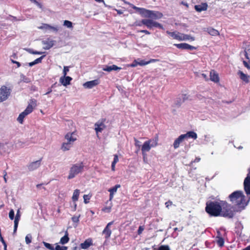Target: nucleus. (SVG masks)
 <instances>
[{
	"label": "nucleus",
	"instance_id": "9",
	"mask_svg": "<svg viewBox=\"0 0 250 250\" xmlns=\"http://www.w3.org/2000/svg\"><path fill=\"white\" fill-rule=\"evenodd\" d=\"M163 16V14L159 11L146 9L144 17L155 20L161 19Z\"/></svg>",
	"mask_w": 250,
	"mask_h": 250
},
{
	"label": "nucleus",
	"instance_id": "18",
	"mask_svg": "<svg viewBox=\"0 0 250 250\" xmlns=\"http://www.w3.org/2000/svg\"><path fill=\"white\" fill-rule=\"evenodd\" d=\"M100 83L99 80L96 79L91 81L83 83V86L86 88H92L97 85Z\"/></svg>",
	"mask_w": 250,
	"mask_h": 250
},
{
	"label": "nucleus",
	"instance_id": "32",
	"mask_svg": "<svg viewBox=\"0 0 250 250\" xmlns=\"http://www.w3.org/2000/svg\"><path fill=\"white\" fill-rule=\"evenodd\" d=\"M69 240V238L68 237V233L66 231L65 232L64 236H63L61 238L60 243L62 245L65 244L68 242Z\"/></svg>",
	"mask_w": 250,
	"mask_h": 250
},
{
	"label": "nucleus",
	"instance_id": "36",
	"mask_svg": "<svg viewBox=\"0 0 250 250\" xmlns=\"http://www.w3.org/2000/svg\"><path fill=\"white\" fill-rule=\"evenodd\" d=\"M216 241L217 245L219 247H222L224 245V239L223 237H219V238H216Z\"/></svg>",
	"mask_w": 250,
	"mask_h": 250
},
{
	"label": "nucleus",
	"instance_id": "63",
	"mask_svg": "<svg viewBox=\"0 0 250 250\" xmlns=\"http://www.w3.org/2000/svg\"><path fill=\"white\" fill-rule=\"evenodd\" d=\"M201 76L206 80H208V77L205 74L202 73L201 74Z\"/></svg>",
	"mask_w": 250,
	"mask_h": 250
},
{
	"label": "nucleus",
	"instance_id": "14",
	"mask_svg": "<svg viewBox=\"0 0 250 250\" xmlns=\"http://www.w3.org/2000/svg\"><path fill=\"white\" fill-rule=\"evenodd\" d=\"M32 111L33 107H32L31 105H28L25 110L19 115L17 119L18 122L22 124L24 117L29 113H31Z\"/></svg>",
	"mask_w": 250,
	"mask_h": 250
},
{
	"label": "nucleus",
	"instance_id": "24",
	"mask_svg": "<svg viewBox=\"0 0 250 250\" xmlns=\"http://www.w3.org/2000/svg\"><path fill=\"white\" fill-rule=\"evenodd\" d=\"M238 75L239 76L240 78L246 83H248L250 82V77L247 74H244L242 71L239 70L237 72Z\"/></svg>",
	"mask_w": 250,
	"mask_h": 250
},
{
	"label": "nucleus",
	"instance_id": "19",
	"mask_svg": "<svg viewBox=\"0 0 250 250\" xmlns=\"http://www.w3.org/2000/svg\"><path fill=\"white\" fill-rule=\"evenodd\" d=\"M20 218H21L20 212V210L18 209L17 212V213L16 214L15 219H14V226L13 234H15L17 232V228H18V225H19V222L20 220Z\"/></svg>",
	"mask_w": 250,
	"mask_h": 250
},
{
	"label": "nucleus",
	"instance_id": "3",
	"mask_svg": "<svg viewBox=\"0 0 250 250\" xmlns=\"http://www.w3.org/2000/svg\"><path fill=\"white\" fill-rule=\"evenodd\" d=\"M77 139V135L75 132H68L64 136V141L61 146V149L63 151L69 150Z\"/></svg>",
	"mask_w": 250,
	"mask_h": 250
},
{
	"label": "nucleus",
	"instance_id": "37",
	"mask_svg": "<svg viewBox=\"0 0 250 250\" xmlns=\"http://www.w3.org/2000/svg\"><path fill=\"white\" fill-rule=\"evenodd\" d=\"M207 31L211 36H217L219 35V32L213 28H208Z\"/></svg>",
	"mask_w": 250,
	"mask_h": 250
},
{
	"label": "nucleus",
	"instance_id": "22",
	"mask_svg": "<svg viewBox=\"0 0 250 250\" xmlns=\"http://www.w3.org/2000/svg\"><path fill=\"white\" fill-rule=\"evenodd\" d=\"M41 29L51 30L53 32H58L59 29L57 27L52 26L47 24H43L42 26L39 27Z\"/></svg>",
	"mask_w": 250,
	"mask_h": 250
},
{
	"label": "nucleus",
	"instance_id": "11",
	"mask_svg": "<svg viewBox=\"0 0 250 250\" xmlns=\"http://www.w3.org/2000/svg\"><path fill=\"white\" fill-rule=\"evenodd\" d=\"M157 61V60L155 59H151L149 61H145V60L138 59L137 60H134L132 63L129 65V66L131 67H134L137 66L138 65H139L140 66H144L151 62H156Z\"/></svg>",
	"mask_w": 250,
	"mask_h": 250
},
{
	"label": "nucleus",
	"instance_id": "17",
	"mask_svg": "<svg viewBox=\"0 0 250 250\" xmlns=\"http://www.w3.org/2000/svg\"><path fill=\"white\" fill-rule=\"evenodd\" d=\"M174 46H176L179 49H186V50H193L195 49V47L191 46L186 43H181L178 44H174Z\"/></svg>",
	"mask_w": 250,
	"mask_h": 250
},
{
	"label": "nucleus",
	"instance_id": "49",
	"mask_svg": "<svg viewBox=\"0 0 250 250\" xmlns=\"http://www.w3.org/2000/svg\"><path fill=\"white\" fill-rule=\"evenodd\" d=\"M67 248L66 247H61L59 245H57L55 248H54L55 250H66Z\"/></svg>",
	"mask_w": 250,
	"mask_h": 250
},
{
	"label": "nucleus",
	"instance_id": "12",
	"mask_svg": "<svg viewBox=\"0 0 250 250\" xmlns=\"http://www.w3.org/2000/svg\"><path fill=\"white\" fill-rule=\"evenodd\" d=\"M104 122L105 120L103 119L100 120H99L97 122H96L95 124V130L97 135L98 133L102 132V131L105 128L106 126L104 124Z\"/></svg>",
	"mask_w": 250,
	"mask_h": 250
},
{
	"label": "nucleus",
	"instance_id": "15",
	"mask_svg": "<svg viewBox=\"0 0 250 250\" xmlns=\"http://www.w3.org/2000/svg\"><path fill=\"white\" fill-rule=\"evenodd\" d=\"M32 111L33 107H32L31 105H28L25 110L19 115L17 119L18 122L22 124L24 117L29 113H31Z\"/></svg>",
	"mask_w": 250,
	"mask_h": 250
},
{
	"label": "nucleus",
	"instance_id": "2",
	"mask_svg": "<svg viewBox=\"0 0 250 250\" xmlns=\"http://www.w3.org/2000/svg\"><path fill=\"white\" fill-rule=\"evenodd\" d=\"M229 197L232 204L239 208H244L248 205L249 202V200L246 201L245 195L240 190L232 192Z\"/></svg>",
	"mask_w": 250,
	"mask_h": 250
},
{
	"label": "nucleus",
	"instance_id": "39",
	"mask_svg": "<svg viewBox=\"0 0 250 250\" xmlns=\"http://www.w3.org/2000/svg\"><path fill=\"white\" fill-rule=\"evenodd\" d=\"M244 188H250V177L247 176L244 182Z\"/></svg>",
	"mask_w": 250,
	"mask_h": 250
},
{
	"label": "nucleus",
	"instance_id": "58",
	"mask_svg": "<svg viewBox=\"0 0 250 250\" xmlns=\"http://www.w3.org/2000/svg\"><path fill=\"white\" fill-rule=\"evenodd\" d=\"M219 237H223L221 233V232L219 230L217 231V235L216 236V238H219Z\"/></svg>",
	"mask_w": 250,
	"mask_h": 250
},
{
	"label": "nucleus",
	"instance_id": "55",
	"mask_svg": "<svg viewBox=\"0 0 250 250\" xmlns=\"http://www.w3.org/2000/svg\"><path fill=\"white\" fill-rule=\"evenodd\" d=\"M247 196L249 197V200L250 199V188H244Z\"/></svg>",
	"mask_w": 250,
	"mask_h": 250
},
{
	"label": "nucleus",
	"instance_id": "48",
	"mask_svg": "<svg viewBox=\"0 0 250 250\" xmlns=\"http://www.w3.org/2000/svg\"><path fill=\"white\" fill-rule=\"evenodd\" d=\"M158 250H170V249L167 245H162L159 247Z\"/></svg>",
	"mask_w": 250,
	"mask_h": 250
},
{
	"label": "nucleus",
	"instance_id": "28",
	"mask_svg": "<svg viewBox=\"0 0 250 250\" xmlns=\"http://www.w3.org/2000/svg\"><path fill=\"white\" fill-rule=\"evenodd\" d=\"M195 9L198 12L205 11L207 9L208 4L206 3H201L194 6Z\"/></svg>",
	"mask_w": 250,
	"mask_h": 250
},
{
	"label": "nucleus",
	"instance_id": "52",
	"mask_svg": "<svg viewBox=\"0 0 250 250\" xmlns=\"http://www.w3.org/2000/svg\"><path fill=\"white\" fill-rule=\"evenodd\" d=\"M32 2L36 4L39 8H42V5L38 2L36 0H29Z\"/></svg>",
	"mask_w": 250,
	"mask_h": 250
},
{
	"label": "nucleus",
	"instance_id": "23",
	"mask_svg": "<svg viewBox=\"0 0 250 250\" xmlns=\"http://www.w3.org/2000/svg\"><path fill=\"white\" fill-rule=\"evenodd\" d=\"M167 33L173 39L181 41L182 33L178 32H170L167 31Z\"/></svg>",
	"mask_w": 250,
	"mask_h": 250
},
{
	"label": "nucleus",
	"instance_id": "46",
	"mask_svg": "<svg viewBox=\"0 0 250 250\" xmlns=\"http://www.w3.org/2000/svg\"><path fill=\"white\" fill-rule=\"evenodd\" d=\"M44 246L50 250H55L54 248L50 244L43 242Z\"/></svg>",
	"mask_w": 250,
	"mask_h": 250
},
{
	"label": "nucleus",
	"instance_id": "25",
	"mask_svg": "<svg viewBox=\"0 0 250 250\" xmlns=\"http://www.w3.org/2000/svg\"><path fill=\"white\" fill-rule=\"evenodd\" d=\"M210 79L214 83H218L219 81L218 75L214 70L210 72Z\"/></svg>",
	"mask_w": 250,
	"mask_h": 250
},
{
	"label": "nucleus",
	"instance_id": "54",
	"mask_svg": "<svg viewBox=\"0 0 250 250\" xmlns=\"http://www.w3.org/2000/svg\"><path fill=\"white\" fill-rule=\"evenodd\" d=\"M28 105H31L32 107H35L37 105L36 100H31Z\"/></svg>",
	"mask_w": 250,
	"mask_h": 250
},
{
	"label": "nucleus",
	"instance_id": "47",
	"mask_svg": "<svg viewBox=\"0 0 250 250\" xmlns=\"http://www.w3.org/2000/svg\"><path fill=\"white\" fill-rule=\"evenodd\" d=\"M15 213L13 209H11L9 212V217L11 220L14 219Z\"/></svg>",
	"mask_w": 250,
	"mask_h": 250
},
{
	"label": "nucleus",
	"instance_id": "31",
	"mask_svg": "<svg viewBox=\"0 0 250 250\" xmlns=\"http://www.w3.org/2000/svg\"><path fill=\"white\" fill-rule=\"evenodd\" d=\"M195 40V38L189 35L184 34L182 33L181 41H193Z\"/></svg>",
	"mask_w": 250,
	"mask_h": 250
},
{
	"label": "nucleus",
	"instance_id": "43",
	"mask_svg": "<svg viewBox=\"0 0 250 250\" xmlns=\"http://www.w3.org/2000/svg\"><path fill=\"white\" fill-rule=\"evenodd\" d=\"M16 146L18 148L23 147L25 146V143L21 141H18L16 143Z\"/></svg>",
	"mask_w": 250,
	"mask_h": 250
},
{
	"label": "nucleus",
	"instance_id": "45",
	"mask_svg": "<svg viewBox=\"0 0 250 250\" xmlns=\"http://www.w3.org/2000/svg\"><path fill=\"white\" fill-rule=\"evenodd\" d=\"M32 236L30 234H27L25 237V242L27 244H29L31 243Z\"/></svg>",
	"mask_w": 250,
	"mask_h": 250
},
{
	"label": "nucleus",
	"instance_id": "34",
	"mask_svg": "<svg viewBox=\"0 0 250 250\" xmlns=\"http://www.w3.org/2000/svg\"><path fill=\"white\" fill-rule=\"evenodd\" d=\"M132 7L134 9L137 10L140 13V14H141V16L144 17L146 9L143 8H139L133 5H132Z\"/></svg>",
	"mask_w": 250,
	"mask_h": 250
},
{
	"label": "nucleus",
	"instance_id": "38",
	"mask_svg": "<svg viewBox=\"0 0 250 250\" xmlns=\"http://www.w3.org/2000/svg\"><path fill=\"white\" fill-rule=\"evenodd\" d=\"M119 161V159L117 155L114 156V160L112 163L111 168L113 171L115 170V165Z\"/></svg>",
	"mask_w": 250,
	"mask_h": 250
},
{
	"label": "nucleus",
	"instance_id": "59",
	"mask_svg": "<svg viewBox=\"0 0 250 250\" xmlns=\"http://www.w3.org/2000/svg\"><path fill=\"white\" fill-rule=\"evenodd\" d=\"M243 64L245 65V66L247 68L250 69V65L248 64V63L247 62H246V61H243Z\"/></svg>",
	"mask_w": 250,
	"mask_h": 250
},
{
	"label": "nucleus",
	"instance_id": "29",
	"mask_svg": "<svg viewBox=\"0 0 250 250\" xmlns=\"http://www.w3.org/2000/svg\"><path fill=\"white\" fill-rule=\"evenodd\" d=\"M40 165H41V161H37L31 163L28 166V169L30 170H34L35 169H36L37 168H38L40 166Z\"/></svg>",
	"mask_w": 250,
	"mask_h": 250
},
{
	"label": "nucleus",
	"instance_id": "64",
	"mask_svg": "<svg viewBox=\"0 0 250 250\" xmlns=\"http://www.w3.org/2000/svg\"><path fill=\"white\" fill-rule=\"evenodd\" d=\"M243 250H250V245L244 249Z\"/></svg>",
	"mask_w": 250,
	"mask_h": 250
},
{
	"label": "nucleus",
	"instance_id": "57",
	"mask_svg": "<svg viewBox=\"0 0 250 250\" xmlns=\"http://www.w3.org/2000/svg\"><path fill=\"white\" fill-rule=\"evenodd\" d=\"M143 230H144L143 227L142 226H140L138 229V233L139 234H140L141 233H142Z\"/></svg>",
	"mask_w": 250,
	"mask_h": 250
},
{
	"label": "nucleus",
	"instance_id": "56",
	"mask_svg": "<svg viewBox=\"0 0 250 250\" xmlns=\"http://www.w3.org/2000/svg\"><path fill=\"white\" fill-rule=\"evenodd\" d=\"M165 205L166 207L168 208L169 206H171L172 205V202L170 201H168L166 202Z\"/></svg>",
	"mask_w": 250,
	"mask_h": 250
},
{
	"label": "nucleus",
	"instance_id": "41",
	"mask_svg": "<svg viewBox=\"0 0 250 250\" xmlns=\"http://www.w3.org/2000/svg\"><path fill=\"white\" fill-rule=\"evenodd\" d=\"M63 25L68 28H73V23L71 21L67 20H65L63 21Z\"/></svg>",
	"mask_w": 250,
	"mask_h": 250
},
{
	"label": "nucleus",
	"instance_id": "8",
	"mask_svg": "<svg viewBox=\"0 0 250 250\" xmlns=\"http://www.w3.org/2000/svg\"><path fill=\"white\" fill-rule=\"evenodd\" d=\"M117 188H109L108 191L110 192L109 200L106 202V204L107 205L109 203L108 206H106L103 208L102 210L105 213H109L112 207V203L111 200L113 197V195L117 192Z\"/></svg>",
	"mask_w": 250,
	"mask_h": 250
},
{
	"label": "nucleus",
	"instance_id": "10",
	"mask_svg": "<svg viewBox=\"0 0 250 250\" xmlns=\"http://www.w3.org/2000/svg\"><path fill=\"white\" fill-rule=\"evenodd\" d=\"M10 94V89L5 86H2L0 88V103L5 101Z\"/></svg>",
	"mask_w": 250,
	"mask_h": 250
},
{
	"label": "nucleus",
	"instance_id": "53",
	"mask_svg": "<svg viewBox=\"0 0 250 250\" xmlns=\"http://www.w3.org/2000/svg\"><path fill=\"white\" fill-rule=\"evenodd\" d=\"M250 52V49H248L247 50L244 51L243 54L245 55V57L249 60L250 58L249 57V53Z\"/></svg>",
	"mask_w": 250,
	"mask_h": 250
},
{
	"label": "nucleus",
	"instance_id": "21",
	"mask_svg": "<svg viewBox=\"0 0 250 250\" xmlns=\"http://www.w3.org/2000/svg\"><path fill=\"white\" fill-rule=\"evenodd\" d=\"M72 78L69 76H62L60 79V82L63 85L67 86L69 84Z\"/></svg>",
	"mask_w": 250,
	"mask_h": 250
},
{
	"label": "nucleus",
	"instance_id": "4",
	"mask_svg": "<svg viewBox=\"0 0 250 250\" xmlns=\"http://www.w3.org/2000/svg\"><path fill=\"white\" fill-rule=\"evenodd\" d=\"M158 145V138H155L149 139L144 142L142 146L141 150L144 158L146 156V153L150 150L152 147H155Z\"/></svg>",
	"mask_w": 250,
	"mask_h": 250
},
{
	"label": "nucleus",
	"instance_id": "44",
	"mask_svg": "<svg viewBox=\"0 0 250 250\" xmlns=\"http://www.w3.org/2000/svg\"><path fill=\"white\" fill-rule=\"evenodd\" d=\"M26 50L30 54H38V55H41V54H42L43 53V52H40V51H34L33 49H26Z\"/></svg>",
	"mask_w": 250,
	"mask_h": 250
},
{
	"label": "nucleus",
	"instance_id": "33",
	"mask_svg": "<svg viewBox=\"0 0 250 250\" xmlns=\"http://www.w3.org/2000/svg\"><path fill=\"white\" fill-rule=\"evenodd\" d=\"M80 193V190L78 189H76L74 190L72 197V200L73 202L75 203L76 201L78 200Z\"/></svg>",
	"mask_w": 250,
	"mask_h": 250
},
{
	"label": "nucleus",
	"instance_id": "60",
	"mask_svg": "<svg viewBox=\"0 0 250 250\" xmlns=\"http://www.w3.org/2000/svg\"><path fill=\"white\" fill-rule=\"evenodd\" d=\"M140 32H142V33H145L146 34H147V35H149L150 34V33L148 31H147L146 30H141Z\"/></svg>",
	"mask_w": 250,
	"mask_h": 250
},
{
	"label": "nucleus",
	"instance_id": "61",
	"mask_svg": "<svg viewBox=\"0 0 250 250\" xmlns=\"http://www.w3.org/2000/svg\"><path fill=\"white\" fill-rule=\"evenodd\" d=\"M200 161V158L197 157V158H195V159L193 161L191 162V164L192 163L199 162Z\"/></svg>",
	"mask_w": 250,
	"mask_h": 250
},
{
	"label": "nucleus",
	"instance_id": "13",
	"mask_svg": "<svg viewBox=\"0 0 250 250\" xmlns=\"http://www.w3.org/2000/svg\"><path fill=\"white\" fill-rule=\"evenodd\" d=\"M113 224V221L109 222L102 231V234L104 235V238L106 240L109 239V238L111 236L112 231L111 229H110V227Z\"/></svg>",
	"mask_w": 250,
	"mask_h": 250
},
{
	"label": "nucleus",
	"instance_id": "1",
	"mask_svg": "<svg viewBox=\"0 0 250 250\" xmlns=\"http://www.w3.org/2000/svg\"><path fill=\"white\" fill-rule=\"evenodd\" d=\"M221 201H208L206 203L205 210L210 216L217 217L221 214Z\"/></svg>",
	"mask_w": 250,
	"mask_h": 250
},
{
	"label": "nucleus",
	"instance_id": "35",
	"mask_svg": "<svg viewBox=\"0 0 250 250\" xmlns=\"http://www.w3.org/2000/svg\"><path fill=\"white\" fill-rule=\"evenodd\" d=\"M45 55H43L42 56H41V57L36 59L34 61L29 62V65L30 66H32L36 64L41 63L42 62V60L44 57Z\"/></svg>",
	"mask_w": 250,
	"mask_h": 250
},
{
	"label": "nucleus",
	"instance_id": "5",
	"mask_svg": "<svg viewBox=\"0 0 250 250\" xmlns=\"http://www.w3.org/2000/svg\"><path fill=\"white\" fill-rule=\"evenodd\" d=\"M221 214L220 216L229 218H232L234 215V211L232 210V207L227 202L221 201Z\"/></svg>",
	"mask_w": 250,
	"mask_h": 250
},
{
	"label": "nucleus",
	"instance_id": "50",
	"mask_svg": "<svg viewBox=\"0 0 250 250\" xmlns=\"http://www.w3.org/2000/svg\"><path fill=\"white\" fill-rule=\"evenodd\" d=\"M134 141H135V146L136 147H138V149L137 150V151H138V150L139 149V148L141 147V142L139 140L136 139V138H134Z\"/></svg>",
	"mask_w": 250,
	"mask_h": 250
},
{
	"label": "nucleus",
	"instance_id": "27",
	"mask_svg": "<svg viewBox=\"0 0 250 250\" xmlns=\"http://www.w3.org/2000/svg\"><path fill=\"white\" fill-rule=\"evenodd\" d=\"M182 135L184 136L185 139L190 138L195 140L197 138V134L194 131H188L187 133Z\"/></svg>",
	"mask_w": 250,
	"mask_h": 250
},
{
	"label": "nucleus",
	"instance_id": "26",
	"mask_svg": "<svg viewBox=\"0 0 250 250\" xmlns=\"http://www.w3.org/2000/svg\"><path fill=\"white\" fill-rule=\"evenodd\" d=\"M122 68L121 67H119L115 65H112L110 66H105V67H103V70L107 72H110L112 70H120Z\"/></svg>",
	"mask_w": 250,
	"mask_h": 250
},
{
	"label": "nucleus",
	"instance_id": "62",
	"mask_svg": "<svg viewBox=\"0 0 250 250\" xmlns=\"http://www.w3.org/2000/svg\"><path fill=\"white\" fill-rule=\"evenodd\" d=\"M5 173L3 175V179L4 180V181L5 183L7 182V173L5 172H4Z\"/></svg>",
	"mask_w": 250,
	"mask_h": 250
},
{
	"label": "nucleus",
	"instance_id": "7",
	"mask_svg": "<svg viewBox=\"0 0 250 250\" xmlns=\"http://www.w3.org/2000/svg\"><path fill=\"white\" fill-rule=\"evenodd\" d=\"M141 22L149 29H152L153 27H157L160 29H164L162 24L150 19H143L141 21Z\"/></svg>",
	"mask_w": 250,
	"mask_h": 250
},
{
	"label": "nucleus",
	"instance_id": "42",
	"mask_svg": "<svg viewBox=\"0 0 250 250\" xmlns=\"http://www.w3.org/2000/svg\"><path fill=\"white\" fill-rule=\"evenodd\" d=\"M21 81L26 83H29L30 82V79L23 74L21 75Z\"/></svg>",
	"mask_w": 250,
	"mask_h": 250
},
{
	"label": "nucleus",
	"instance_id": "30",
	"mask_svg": "<svg viewBox=\"0 0 250 250\" xmlns=\"http://www.w3.org/2000/svg\"><path fill=\"white\" fill-rule=\"evenodd\" d=\"M184 136L182 134L178 138H177L173 143V147L174 148H177L180 144L185 140Z\"/></svg>",
	"mask_w": 250,
	"mask_h": 250
},
{
	"label": "nucleus",
	"instance_id": "16",
	"mask_svg": "<svg viewBox=\"0 0 250 250\" xmlns=\"http://www.w3.org/2000/svg\"><path fill=\"white\" fill-rule=\"evenodd\" d=\"M42 42L44 45L43 49L48 50L54 45L55 41L50 39H47L45 40H43Z\"/></svg>",
	"mask_w": 250,
	"mask_h": 250
},
{
	"label": "nucleus",
	"instance_id": "20",
	"mask_svg": "<svg viewBox=\"0 0 250 250\" xmlns=\"http://www.w3.org/2000/svg\"><path fill=\"white\" fill-rule=\"evenodd\" d=\"M93 245L92 239L91 238H89L80 244V247L83 249H87Z\"/></svg>",
	"mask_w": 250,
	"mask_h": 250
},
{
	"label": "nucleus",
	"instance_id": "51",
	"mask_svg": "<svg viewBox=\"0 0 250 250\" xmlns=\"http://www.w3.org/2000/svg\"><path fill=\"white\" fill-rule=\"evenodd\" d=\"M69 71V67L68 66H64L63 70V76H66L67 75V73Z\"/></svg>",
	"mask_w": 250,
	"mask_h": 250
},
{
	"label": "nucleus",
	"instance_id": "6",
	"mask_svg": "<svg viewBox=\"0 0 250 250\" xmlns=\"http://www.w3.org/2000/svg\"><path fill=\"white\" fill-rule=\"evenodd\" d=\"M83 166L82 163L73 165L70 169L68 178H73L78 174L81 173L83 170Z\"/></svg>",
	"mask_w": 250,
	"mask_h": 250
},
{
	"label": "nucleus",
	"instance_id": "40",
	"mask_svg": "<svg viewBox=\"0 0 250 250\" xmlns=\"http://www.w3.org/2000/svg\"><path fill=\"white\" fill-rule=\"evenodd\" d=\"M92 197L91 194H84L83 196V202L85 204H87L89 202V200Z\"/></svg>",
	"mask_w": 250,
	"mask_h": 250
}]
</instances>
